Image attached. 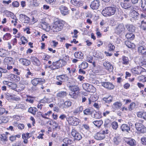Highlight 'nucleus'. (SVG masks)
<instances>
[{
  "label": "nucleus",
  "mask_w": 146,
  "mask_h": 146,
  "mask_svg": "<svg viewBox=\"0 0 146 146\" xmlns=\"http://www.w3.org/2000/svg\"><path fill=\"white\" fill-rule=\"evenodd\" d=\"M70 2L72 5L77 6H82L83 4L80 0H71Z\"/></svg>",
  "instance_id": "obj_19"
},
{
  "label": "nucleus",
  "mask_w": 146,
  "mask_h": 146,
  "mask_svg": "<svg viewBox=\"0 0 146 146\" xmlns=\"http://www.w3.org/2000/svg\"><path fill=\"white\" fill-rule=\"evenodd\" d=\"M103 65L105 67L106 69L108 70L113 69V66L108 61L105 62L103 63Z\"/></svg>",
  "instance_id": "obj_23"
},
{
  "label": "nucleus",
  "mask_w": 146,
  "mask_h": 146,
  "mask_svg": "<svg viewBox=\"0 0 146 146\" xmlns=\"http://www.w3.org/2000/svg\"><path fill=\"white\" fill-rule=\"evenodd\" d=\"M43 102V100H41L40 102H39V103L37 106V107L38 108L40 109H42V107L43 106V104H42L41 103Z\"/></svg>",
  "instance_id": "obj_62"
},
{
  "label": "nucleus",
  "mask_w": 146,
  "mask_h": 146,
  "mask_svg": "<svg viewBox=\"0 0 146 146\" xmlns=\"http://www.w3.org/2000/svg\"><path fill=\"white\" fill-rule=\"evenodd\" d=\"M63 26L64 25L60 22L56 21L52 25L50 26V30L54 32H58L62 29Z\"/></svg>",
  "instance_id": "obj_2"
},
{
  "label": "nucleus",
  "mask_w": 146,
  "mask_h": 146,
  "mask_svg": "<svg viewBox=\"0 0 146 146\" xmlns=\"http://www.w3.org/2000/svg\"><path fill=\"white\" fill-rule=\"evenodd\" d=\"M126 46L129 48H133L135 47V45L133 43H131L129 41H126L125 42Z\"/></svg>",
  "instance_id": "obj_37"
},
{
  "label": "nucleus",
  "mask_w": 146,
  "mask_h": 146,
  "mask_svg": "<svg viewBox=\"0 0 146 146\" xmlns=\"http://www.w3.org/2000/svg\"><path fill=\"white\" fill-rule=\"evenodd\" d=\"M30 59L33 64L37 66H39L40 64V62L38 59L35 56L31 57Z\"/></svg>",
  "instance_id": "obj_17"
},
{
  "label": "nucleus",
  "mask_w": 146,
  "mask_h": 146,
  "mask_svg": "<svg viewBox=\"0 0 146 146\" xmlns=\"http://www.w3.org/2000/svg\"><path fill=\"white\" fill-rule=\"evenodd\" d=\"M71 133L72 136L74 137V140L79 141L82 138L81 135L75 129H73Z\"/></svg>",
  "instance_id": "obj_7"
},
{
  "label": "nucleus",
  "mask_w": 146,
  "mask_h": 146,
  "mask_svg": "<svg viewBox=\"0 0 146 146\" xmlns=\"http://www.w3.org/2000/svg\"><path fill=\"white\" fill-rule=\"evenodd\" d=\"M40 27L42 28L43 30L46 31H49L50 29V26L44 21H42L40 23Z\"/></svg>",
  "instance_id": "obj_9"
},
{
  "label": "nucleus",
  "mask_w": 146,
  "mask_h": 146,
  "mask_svg": "<svg viewBox=\"0 0 146 146\" xmlns=\"http://www.w3.org/2000/svg\"><path fill=\"white\" fill-rule=\"evenodd\" d=\"M83 112L84 115H92V111L89 109L87 108L85 109L83 111Z\"/></svg>",
  "instance_id": "obj_45"
},
{
  "label": "nucleus",
  "mask_w": 146,
  "mask_h": 146,
  "mask_svg": "<svg viewBox=\"0 0 146 146\" xmlns=\"http://www.w3.org/2000/svg\"><path fill=\"white\" fill-rule=\"evenodd\" d=\"M19 19L20 20L24 23H28L29 22L30 19L26 15L20 14L19 15Z\"/></svg>",
  "instance_id": "obj_15"
},
{
  "label": "nucleus",
  "mask_w": 146,
  "mask_h": 146,
  "mask_svg": "<svg viewBox=\"0 0 146 146\" xmlns=\"http://www.w3.org/2000/svg\"><path fill=\"white\" fill-rule=\"evenodd\" d=\"M82 86L84 90L90 92H93L95 89L94 86L88 83L83 84Z\"/></svg>",
  "instance_id": "obj_6"
},
{
  "label": "nucleus",
  "mask_w": 146,
  "mask_h": 146,
  "mask_svg": "<svg viewBox=\"0 0 146 146\" xmlns=\"http://www.w3.org/2000/svg\"><path fill=\"white\" fill-rule=\"evenodd\" d=\"M115 108H121L122 106L121 103L118 102H116L113 104Z\"/></svg>",
  "instance_id": "obj_51"
},
{
  "label": "nucleus",
  "mask_w": 146,
  "mask_h": 146,
  "mask_svg": "<svg viewBox=\"0 0 146 146\" xmlns=\"http://www.w3.org/2000/svg\"><path fill=\"white\" fill-rule=\"evenodd\" d=\"M135 127L139 133H144L146 132V128L142 124L137 122L135 124Z\"/></svg>",
  "instance_id": "obj_4"
},
{
  "label": "nucleus",
  "mask_w": 146,
  "mask_h": 146,
  "mask_svg": "<svg viewBox=\"0 0 146 146\" xmlns=\"http://www.w3.org/2000/svg\"><path fill=\"white\" fill-rule=\"evenodd\" d=\"M103 100L105 101V103H109L112 101V98L110 96L108 98H104Z\"/></svg>",
  "instance_id": "obj_42"
},
{
  "label": "nucleus",
  "mask_w": 146,
  "mask_h": 146,
  "mask_svg": "<svg viewBox=\"0 0 146 146\" xmlns=\"http://www.w3.org/2000/svg\"><path fill=\"white\" fill-rule=\"evenodd\" d=\"M24 107L23 105L21 104H17L15 107L16 109H23Z\"/></svg>",
  "instance_id": "obj_63"
},
{
  "label": "nucleus",
  "mask_w": 146,
  "mask_h": 146,
  "mask_svg": "<svg viewBox=\"0 0 146 146\" xmlns=\"http://www.w3.org/2000/svg\"><path fill=\"white\" fill-rule=\"evenodd\" d=\"M5 98L7 100L9 99H11L12 98V96L11 95L7 93L5 94Z\"/></svg>",
  "instance_id": "obj_61"
},
{
  "label": "nucleus",
  "mask_w": 146,
  "mask_h": 146,
  "mask_svg": "<svg viewBox=\"0 0 146 146\" xmlns=\"http://www.w3.org/2000/svg\"><path fill=\"white\" fill-rule=\"evenodd\" d=\"M121 5L122 7L125 9H132L133 8L129 0H123V2L121 3Z\"/></svg>",
  "instance_id": "obj_8"
},
{
  "label": "nucleus",
  "mask_w": 146,
  "mask_h": 146,
  "mask_svg": "<svg viewBox=\"0 0 146 146\" xmlns=\"http://www.w3.org/2000/svg\"><path fill=\"white\" fill-rule=\"evenodd\" d=\"M131 71L133 74H139V71L138 67L137 68L132 69L131 70Z\"/></svg>",
  "instance_id": "obj_50"
},
{
  "label": "nucleus",
  "mask_w": 146,
  "mask_h": 146,
  "mask_svg": "<svg viewBox=\"0 0 146 146\" xmlns=\"http://www.w3.org/2000/svg\"><path fill=\"white\" fill-rule=\"evenodd\" d=\"M27 98L25 100L26 102H29V103L33 104L35 100V97L30 96H27Z\"/></svg>",
  "instance_id": "obj_31"
},
{
  "label": "nucleus",
  "mask_w": 146,
  "mask_h": 146,
  "mask_svg": "<svg viewBox=\"0 0 146 146\" xmlns=\"http://www.w3.org/2000/svg\"><path fill=\"white\" fill-rule=\"evenodd\" d=\"M127 143L131 146H134L136 145L135 141L132 139H129L128 141H127Z\"/></svg>",
  "instance_id": "obj_38"
},
{
  "label": "nucleus",
  "mask_w": 146,
  "mask_h": 146,
  "mask_svg": "<svg viewBox=\"0 0 146 146\" xmlns=\"http://www.w3.org/2000/svg\"><path fill=\"white\" fill-rule=\"evenodd\" d=\"M30 133H27L26 134L23 133L22 135V138L23 139V142L25 144L28 143V139L30 138L31 136H30Z\"/></svg>",
  "instance_id": "obj_18"
},
{
  "label": "nucleus",
  "mask_w": 146,
  "mask_h": 146,
  "mask_svg": "<svg viewBox=\"0 0 146 146\" xmlns=\"http://www.w3.org/2000/svg\"><path fill=\"white\" fill-rule=\"evenodd\" d=\"M105 137V135L103 134L101 131H100L96 133L94 137L97 140H100L103 139Z\"/></svg>",
  "instance_id": "obj_21"
},
{
  "label": "nucleus",
  "mask_w": 146,
  "mask_h": 146,
  "mask_svg": "<svg viewBox=\"0 0 146 146\" xmlns=\"http://www.w3.org/2000/svg\"><path fill=\"white\" fill-rule=\"evenodd\" d=\"M138 69L139 74H141V73L143 72H146V70L145 69L143 68L141 66H138Z\"/></svg>",
  "instance_id": "obj_57"
},
{
  "label": "nucleus",
  "mask_w": 146,
  "mask_h": 146,
  "mask_svg": "<svg viewBox=\"0 0 146 146\" xmlns=\"http://www.w3.org/2000/svg\"><path fill=\"white\" fill-rule=\"evenodd\" d=\"M4 60V62L5 64H10L13 62V59L11 57H5Z\"/></svg>",
  "instance_id": "obj_25"
},
{
  "label": "nucleus",
  "mask_w": 146,
  "mask_h": 146,
  "mask_svg": "<svg viewBox=\"0 0 146 146\" xmlns=\"http://www.w3.org/2000/svg\"><path fill=\"white\" fill-rule=\"evenodd\" d=\"M93 123L96 126L98 127H100L103 124V122L102 120L96 121H94Z\"/></svg>",
  "instance_id": "obj_40"
},
{
  "label": "nucleus",
  "mask_w": 146,
  "mask_h": 146,
  "mask_svg": "<svg viewBox=\"0 0 146 146\" xmlns=\"http://www.w3.org/2000/svg\"><path fill=\"white\" fill-rule=\"evenodd\" d=\"M66 119L70 124L74 126L77 125L79 123V119L74 117H70L66 118Z\"/></svg>",
  "instance_id": "obj_5"
},
{
  "label": "nucleus",
  "mask_w": 146,
  "mask_h": 146,
  "mask_svg": "<svg viewBox=\"0 0 146 146\" xmlns=\"http://www.w3.org/2000/svg\"><path fill=\"white\" fill-rule=\"evenodd\" d=\"M138 52L142 54H146V48L142 46H139L138 48Z\"/></svg>",
  "instance_id": "obj_27"
},
{
  "label": "nucleus",
  "mask_w": 146,
  "mask_h": 146,
  "mask_svg": "<svg viewBox=\"0 0 146 146\" xmlns=\"http://www.w3.org/2000/svg\"><path fill=\"white\" fill-rule=\"evenodd\" d=\"M93 60L92 56L89 55L87 56L86 61L90 63H92Z\"/></svg>",
  "instance_id": "obj_55"
},
{
  "label": "nucleus",
  "mask_w": 146,
  "mask_h": 146,
  "mask_svg": "<svg viewBox=\"0 0 146 146\" xmlns=\"http://www.w3.org/2000/svg\"><path fill=\"white\" fill-rule=\"evenodd\" d=\"M122 64L125 65H128L129 64V60L127 57L125 56L122 57Z\"/></svg>",
  "instance_id": "obj_30"
},
{
  "label": "nucleus",
  "mask_w": 146,
  "mask_h": 146,
  "mask_svg": "<svg viewBox=\"0 0 146 146\" xmlns=\"http://www.w3.org/2000/svg\"><path fill=\"white\" fill-rule=\"evenodd\" d=\"M8 121L9 119L6 116H1L0 117V124L6 123Z\"/></svg>",
  "instance_id": "obj_32"
},
{
  "label": "nucleus",
  "mask_w": 146,
  "mask_h": 146,
  "mask_svg": "<svg viewBox=\"0 0 146 146\" xmlns=\"http://www.w3.org/2000/svg\"><path fill=\"white\" fill-rule=\"evenodd\" d=\"M118 8L116 5L109 6L105 8L102 10V13L105 17L111 16L114 15Z\"/></svg>",
  "instance_id": "obj_1"
},
{
  "label": "nucleus",
  "mask_w": 146,
  "mask_h": 146,
  "mask_svg": "<svg viewBox=\"0 0 146 146\" xmlns=\"http://www.w3.org/2000/svg\"><path fill=\"white\" fill-rule=\"evenodd\" d=\"M37 110V108H36L30 107L29 108L28 111L33 115H35Z\"/></svg>",
  "instance_id": "obj_39"
},
{
  "label": "nucleus",
  "mask_w": 146,
  "mask_h": 146,
  "mask_svg": "<svg viewBox=\"0 0 146 146\" xmlns=\"http://www.w3.org/2000/svg\"><path fill=\"white\" fill-rule=\"evenodd\" d=\"M92 117L96 119H99L101 117V115L100 113L95 111L92 112L91 115Z\"/></svg>",
  "instance_id": "obj_28"
},
{
  "label": "nucleus",
  "mask_w": 146,
  "mask_h": 146,
  "mask_svg": "<svg viewBox=\"0 0 146 146\" xmlns=\"http://www.w3.org/2000/svg\"><path fill=\"white\" fill-rule=\"evenodd\" d=\"M64 75H61L57 76L56 79L59 81H61V80H63L64 81Z\"/></svg>",
  "instance_id": "obj_60"
},
{
  "label": "nucleus",
  "mask_w": 146,
  "mask_h": 146,
  "mask_svg": "<svg viewBox=\"0 0 146 146\" xmlns=\"http://www.w3.org/2000/svg\"><path fill=\"white\" fill-rule=\"evenodd\" d=\"M131 10L129 13L130 16L136 19H138L139 18V14L136 11Z\"/></svg>",
  "instance_id": "obj_16"
},
{
  "label": "nucleus",
  "mask_w": 146,
  "mask_h": 146,
  "mask_svg": "<svg viewBox=\"0 0 146 146\" xmlns=\"http://www.w3.org/2000/svg\"><path fill=\"white\" fill-rule=\"evenodd\" d=\"M128 31L132 33H134L135 31V27L132 25H127L126 26Z\"/></svg>",
  "instance_id": "obj_26"
},
{
  "label": "nucleus",
  "mask_w": 146,
  "mask_h": 146,
  "mask_svg": "<svg viewBox=\"0 0 146 146\" xmlns=\"http://www.w3.org/2000/svg\"><path fill=\"white\" fill-rule=\"evenodd\" d=\"M121 129L123 132H128L130 130L129 126L126 124H122L121 127Z\"/></svg>",
  "instance_id": "obj_24"
},
{
  "label": "nucleus",
  "mask_w": 146,
  "mask_h": 146,
  "mask_svg": "<svg viewBox=\"0 0 146 146\" xmlns=\"http://www.w3.org/2000/svg\"><path fill=\"white\" fill-rule=\"evenodd\" d=\"M78 93V92L71 91L69 93V94L72 98L76 99L77 98Z\"/></svg>",
  "instance_id": "obj_34"
},
{
  "label": "nucleus",
  "mask_w": 146,
  "mask_h": 146,
  "mask_svg": "<svg viewBox=\"0 0 146 146\" xmlns=\"http://www.w3.org/2000/svg\"><path fill=\"white\" fill-rule=\"evenodd\" d=\"M61 14L64 16L67 15L69 13L68 8L66 6L62 5L59 8Z\"/></svg>",
  "instance_id": "obj_12"
},
{
  "label": "nucleus",
  "mask_w": 146,
  "mask_h": 146,
  "mask_svg": "<svg viewBox=\"0 0 146 146\" xmlns=\"http://www.w3.org/2000/svg\"><path fill=\"white\" fill-rule=\"evenodd\" d=\"M0 138L1 140H4L5 141H7V137L6 136V135L4 134H3L2 135H0Z\"/></svg>",
  "instance_id": "obj_49"
},
{
  "label": "nucleus",
  "mask_w": 146,
  "mask_h": 146,
  "mask_svg": "<svg viewBox=\"0 0 146 146\" xmlns=\"http://www.w3.org/2000/svg\"><path fill=\"white\" fill-rule=\"evenodd\" d=\"M11 37V34L9 33H7L4 35L3 38L4 40H8L10 39Z\"/></svg>",
  "instance_id": "obj_48"
},
{
  "label": "nucleus",
  "mask_w": 146,
  "mask_h": 146,
  "mask_svg": "<svg viewBox=\"0 0 146 146\" xmlns=\"http://www.w3.org/2000/svg\"><path fill=\"white\" fill-rule=\"evenodd\" d=\"M142 143L144 145H146V137H143L141 139Z\"/></svg>",
  "instance_id": "obj_58"
},
{
  "label": "nucleus",
  "mask_w": 146,
  "mask_h": 146,
  "mask_svg": "<svg viewBox=\"0 0 146 146\" xmlns=\"http://www.w3.org/2000/svg\"><path fill=\"white\" fill-rule=\"evenodd\" d=\"M102 85L104 88L109 90L113 89L114 87L113 85L111 83L109 82H102Z\"/></svg>",
  "instance_id": "obj_13"
},
{
  "label": "nucleus",
  "mask_w": 146,
  "mask_h": 146,
  "mask_svg": "<svg viewBox=\"0 0 146 146\" xmlns=\"http://www.w3.org/2000/svg\"><path fill=\"white\" fill-rule=\"evenodd\" d=\"M66 63V62L64 59L60 60L55 62H53L52 63V65L53 66V69H58L60 67L65 65Z\"/></svg>",
  "instance_id": "obj_3"
},
{
  "label": "nucleus",
  "mask_w": 146,
  "mask_h": 146,
  "mask_svg": "<svg viewBox=\"0 0 146 146\" xmlns=\"http://www.w3.org/2000/svg\"><path fill=\"white\" fill-rule=\"evenodd\" d=\"M45 82V80L41 78H35L31 81L32 84L34 86H36L39 84H42V83H44Z\"/></svg>",
  "instance_id": "obj_10"
},
{
  "label": "nucleus",
  "mask_w": 146,
  "mask_h": 146,
  "mask_svg": "<svg viewBox=\"0 0 146 146\" xmlns=\"http://www.w3.org/2000/svg\"><path fill=\"white\" fill-rule=\"evenodd\" d=\"M111 125L113 128L115 129H116L118 126L117 123L116 122H113L112 123Z\"/></svg>",
  "instance_id": "obj_54"
},
{
  "label": "nucleus",
  "mask_w": 146,
  "mask_h": 146,
  "mask_svg": "<svg viewBox=\"0 0 146 146\" xmlns=\"http://www.w3.org/2000/svg\"><path fill=\"white\" fill-rule=\"evenodd\" d=\"M19 61L21 64L24 66H28L31 64L30 61L25 58H21L19 60Z\"/></svg>",
  "instance_id": "obj_20"
},
{
  "label": "nucleus",
  "mask_w": 146,
  "mask_h": 146,
  "mask_svg": "<svg viewBox=\"0 0 146 146\" xmlns=\"http://www.w3.org/2000/svg\"><path fill=\"white\" fill-rule=\"evenodd\" d=\"M140 64L141 65H146V59H143L140 62Z\"/></svg>",
  "instance_id": "obj_64"
},
{
  "label": "nucleus",
  "mask_w": 146,
  "mask_h": 146,
  "mask_svg": "<svg viewBox=\"0 0 146 146\" xmlns=\"http://www.w3.org/2000/svg\"><path fill=\"white\" fill-rule=\"evenodd\" d=\"M120 141V139L118 137H115L113 138V142L115 144L118 145Z\"/></svg>",
  "instance_id": "obj_46"
},
{
  "label": "nucleus",
  "mask_w": 146,
  "mask_h": 146,
  "mask_svg": "<svg viewBox=\"0 0 146 146\" xmlns=\"http://www.w3.org/2000/svg\"><path fill=\"white\" fill-rule=\"evenodd\" d=\"M125 29L124 25L122 24H120L118 25L115 28V32L117 34H119L123 31Z\"/></svg>",
  "instance_id": "obj_14"
},
{
  "label": "nucleus",
  "mask_w": 146,
  "mask_h": 146,
  "mask_svg": "<svg viewBox=\"0 0 146 146\" xmlns=\"http://www.w3.org/2000/svg\"><path fill=\"white\" fill-rule=\"evenodd\" d=\"M74 55L76 58L81 59L83 57V54L81 52H76L75 53Z\"/></svg>",
  "instance_id": "obj_35"
},
{
  "label": "nucleus",
  "mask_w": 146,
  "mask_h": 146,
  "mask_svg": "<svg viewBox=\"0 0 146 146\" xmlns=\"http://www.w3.org/2000/svg\"><path fill=\"white\" fill-rule=\"evenodd\" d=\"M135 106V104L133 102H132L129 105L128 108L129 110L131 111L133 109H134Z\"/></svg>",
  "instance_id": "obj_52"
},
{
  "label": "nucleus",
  "mask_w": 146,
  "mask_h": 146,
  "mask_svg": "<svg viewBox=\"0 0 146 146\" xmlns=\"http://www.w3.org/2000/svg\"><path fill=\"white\" fill-rule=\"evenodd\" d=\"M63 141L65 144L68 145L70 144L73 143V141L71 139H70L68 138H66L64 139Z\"/></svg>",
  "instance_id": "obj_41"
},
{
  "label": "nucleus",
  "mask_w": 146,
  "mask_h": 146,
  "mask_svg": "<svg viewBox=\"0 0 146 146\" xmlns=\"http://www.w3.org/2000/svg\"><path fill=\"white\" fill-rule=\"evenodd\" d=\"M21 39L23 44H25L26 43H27L28 42L27 40L24 36H22Z\"/></svg>",
  "instance_id": "obj_56"
},
{
  "label": "nucleus",
  "mask_w": 146,
  "mask_h": 146,
  "mask_svg": "<svg viewBox=\"0 0 146 146\" xmlns=\"http://www.w3.org/2000/svg\"><path fill=\"white\" fill-rule=\"evenodd\" d=\"M88 64L86 62H82L81 64L79 65L80 68L84 69L86 68L88 66Z\"/></svg>",
  "instance_id": "obj_43"
},
{
  "label": "nucleus",
  "mask_w": 146,
  "mask_h": 146,
  "mask_svg": "<svg viewBox=\"0 0 146 146\" xmlns=\"http://www.w3.org/2000/svg\"><path fill=\"white\" fill-rule=\"evenodd\" d=\"M141 7L146 13V0H141Z\"/></svg>",
  "instance_id": "obj_44"
},
{
  "label": "nucleus",
  "mask_w": 146,
  "mask_h": 146,
  "mask_svg": "<svg viewBox=\"0 0 146 146\" xmlns=\"http://www.w3.org/2000/svg\"><path fill=\"white\" fill-rule=\"evenodd\" d=\"M100 6V3L99 1L94 0L92 2L90 7L93 9H98Z\"/></svg>",
  "instance_id": "obj_11"
},
{
  "label": "nucleus",
  "mask_w": 146,
  "mask_h": 146,
  "mask_svg": "<svg viewBox=\"0 0 146 146\" xmlns=\"http://www.w3.org/2000/svg\"><path fill=\"white\" fill-rule=\"evenodd\" d=\"M8 52L2 48H0V56L5 57L8 55Z\"/></svg>",
  "instance_id": "obj_29"
},
{
  "label": "nucleus",
  "mask_w": 146,
  "mask_h": 146,
  "mask_svg": "<svg viewBox=\"0 0 146 146\" xmlns=\"http://www.w3.org/2000/svg\"><path fill=\"white\" fill-rule=\"evenodd\" d=\"M67 94V93L66 92L61 91L57 94L56 96L58 98L61 99L66 97Z\"/></svg>",
  "instance_id": "obj_22"
},
{
  "label": "nucleus",
  "mask_w": 146,
  "mask_h": 146,
  "mask_svg": "<svg viewBox=\"0 0 146 146\" xmlns=\"http://www.w3.org/2000/svg\"><path fill=\"white\" fill-rule=\"evenodd\" d=\"M64 104L66 107H68L71 105L72 102L70 101H67L64 102Z\"/></svg>",
  "instance_id": "obj_53"
},
{
  "label": "nucleus",
  "mask_w": 146,
  "mask_h": 146,
  "mask_svg": "<svg viewBox=\"0 0 146 146\" xmlns=\"http://www.w3.org/2000/svg\"><path fill=\"white\" fill-rule=\"evenodd\" d=\"M70 89L71 91L78 92H79V88L77 86H72Z\"/></svg>",
  "instance_id": "obj_47"
},
{
  "label": "nucleus",
  "mask_w": 146,
  "mask_h": 146,
  "mask_svg": "<svg viewBox=\"0 0 146 146\" xmlns=\"http://www.w3.org/2000/svg\"><path fill=\"white\" fill-rule=\"evenodd\" d=\"M12 5L13 7H18L19 5V2L17 1H15L13 2Z\"/></svg>",
  "instance_id": "obj_59"
},
{
  "label": "nucleus",
  "mask_w": 146,
  "mask_h": 146,
  "mask_svg": "<svg viewBox=\"0 0 146 146\" xmlns=\"http://www.w3.org/2000/svg\"><path fill=\"white\" fill-rule=\"evenodd\" d=\"M126 37L129 40H133L135 38L134 35L133 33H128L125 35Z\"/></svg>",
  "instance_id": "obj_33"
},
{
  "label": "nucleus",
  "mask_w": 146,
  "mask_h": 146,
  "mask_svg": "<svg viewBox=\"0 0 146 146\" xmlns=\"http://www.w3.org/2000/svg\"><path fill=\"white\" fill-rule=\"evenodd\" d=\"M83 110V107L82 106H80L76 109L74 111L73 113L74 115H76L77 113H80Z\"/></svg>",
  "instance_id": "obj_36"
}]
</instances>
